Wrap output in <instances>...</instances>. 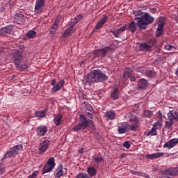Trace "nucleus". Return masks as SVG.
<instances>
[{"instance_id":"obj_1","label":"nucleus","mask_w":178,"mask_h":178,"mask_svg":"<svg viewBox=\"0 0 178 178\" xmlns=\"http://www.w3.org/2000/svg\"><path fill=\"white\" fill-rule=\"evenodd\" d=\"M125 118L128 122H122L118 126V131L120 134H124V133H127V131H137L140 123L138 122V118L137 115H133L131 113H128L125 115Z\"/></svg>"},{"instance_id":"obj_2","label":"nucleus","mask_w":178,"mask_h":178,"mask_svg":"<svg viewBox=\"0 0 178 178\" xmlns=\"http://www.w3.org/2000/svg\"><path fill=\"white\" fill-rule=\"evenodd\" d=\"M133 13L135 16V20L138 19L137 26L140 30H145L147 26L154 22V17L148 15L147 13H143L141 10H134Z\"/></svg>"},{"instance_id":"obj_3","label":"nucleus","mask_w":178,"mask_h":178,"mask_svg":"<svg viewBox=\"0 0 178 178\" xmlns=\"http://www.w3.org/2000/svg\"><path fill=\"white\" fill-rule=\"evenodd\" d=\"M106 80V75L99 70H92L88 75L83 76L82 83L84 86H91L94 83H99Z\"/></svg>"},{"instance_id":"obj_4","label":"nucleus","mask_w":178,"mask_h":178,"mask_svg":"<svg viewBox=\"0 0 178 178\" xmlns=\"http://www.w3.org/2000/svg\"><path fill=\"white\" fill-rule=\"evenodd\" d=\"M22 149H23V145H22L14 146L9 149V152L4 154V157L1 159V161H3L5 158H12V156L17 155V154H19V151H22Z\"/></svg>"},{"instance_id":"obj_5","label":"nucleus","mask_w":178,"mask_h":178,"mask_svg":"<svg viewBox=\"0 0 178 178\" xmlns=\"http://www.w3.org/2000/svg\"><path fill=\"white\" fill-rule=\"evenodd\" d=\"M55 159L51 157L48 159L47 163L44 165L43 168L42 175L45 173H49L55 168Z\"/></svg>"},{"instance_id":"obj_6","label":"nucleus","mask_w":178,"mask_h":178,"mask_svg":"<svg viewBox=\"0 0 178 178\" xmlns=\"http://www.w3.org/2000/svg\"><path fill=\"white\" fill-rule=\"evenodd\" d=\"M80 120L81 122V123H79L81 130H86V129L90 126V124L94 127V122L91 120H88L86 119V117L83 114H80Z\"/></svg>"},{"instance_id":"obj_7","label":"nucleus","mask_w":178,"mask_h":178,"mask_svg":"<svg viewBox=\"0 0 178 178\" xmlns=\"http://www.w3.org/2000/svg\"><path fill=\"white\" fill-rule=\"evenodd\" d=\"M45 6V0H36L35 4V13H42Z\"/></svg>"},{"instance_id":"obj_8","label":"nucleus","mask_w":178,"mask_h":178,"mask_svg":"<svg viewBox=\"0 0 178 178\" xmlns=\"http://www.w3.org/2000/svg\"><path fill=\"white\" fill-rule=\"evenodd\" d=\"M51 145V142L48 140H43L39 145V154H44Z\"/></svg>"},{"instance_id":"obj_9","label":"nucleus","mask_w":178,"mask_h":178,"mask_svg":"<svg viewBox=\"0 0 178 178\" xmlns=\"http://www.w3.org/2000/svg\"><path fill=\"white\" fill-rule=\"evenodd\" d=\"M178 144V138H173L170 139L168 142H166L163 147V148H168V149H172L174 147H176Z\"/></svg>"},{"instance_id":"obj_10","label":"nucleus","mask_w":178,"mask_h":178,"mask_svg":"<svg viewBox=\"0 0 178 178\" xmlns=\"http://www.w3.org/2000/svg\"><path fill=\"white\" fill-rule=\"evenodd\" d=\"M13 60L15 65H19L20 62H22L23 59V54L20 52V51H16L13 54Z\"/></svg>"},{"instance_id":"obj_11","label":"nucleus","mask_w":178,"mask_h":178,"mask_svg":"<svg viewBox=\"0 0 178 178\" xmlns=\"http://www.w3.org/2000/svg\"><path fill=\"white\" fill-rule=\"evenodd\" d=\"M108 51H109V47L97 49L94 51V55L95 57L98 56L99 58H102L106 55V52H108Z\"/></svg>"},{"instance_id":"obj_12","label":"nucleus","mask_w":178,"mask_h":178,"mask_svg":"<svg viewBox=\"0 0 178 178\" xmlns=\"http://www.w3.org/2000/svg\"><path fill=\"white\" fill-rule=\"evenodd\" d=\"M12 30H13V26L8 25L6 27L0 29V35H8V34H10L12 33Z\"/></svg>"},{"instance_id":"obj_13","label":"nucleus","mask_w":178,"mask_h":178,"mask_svg":"<svg viewBox=\"0 0 178 178\" xmlns=\"http://www.w3.org/2000/svg\"><path fill=\"white\" fill-rule=\"evenodd\" d=\"M164 175L166 176H176L178 175V165L176 168H170L164 170Z\"/></svg>"},{"instance_id":"obj_14","label":"nucleus","mask_w":178,"mask_h":178,"mask_svg":"<svg viewBox=\"0 0 178 178\" xmlns=\"http://www.w3.org/2000/svg\"><path fill=\"white\" fill-rule=\"evenodd\" d=\"M48 129L45 126H40L36 129V133L39 137H42L47 134Z\"/></svg>"},{"instance_id":"obj_15","label":"nucleus","mask_w":178,"mask_h":178,"mask_svg":"<svg viewBox=\"0 0 178 178\" xmlns=\"http://www.w3.org/2000/svg\"><path fill=\"white\" fill-rule=\"evenodd\" d=\"M126 29H127V26L123 25L120 29H115L111 31V33L113 34L114 36L118 38V37H119L120 34H122V33H123V31H126Z\"/></svg>"},{"instance_id":"obj_16","label":"nucleus","mask_w":178,"mask_h":178,"mask_svg":"<svg viewBox=\"0 0 178 178\" xmlns=\"http://www.w3.org/2000/svg\"><path fill=\"white\" fill-rule=\"evenodd\" d=\"M14 19L18 24H22V23H24L26 22V17H24V15L23 14L20 13H17L14 16Z\"/></svg>"},{"instance_id":"obj_17","label":"nucleus","mask_w":178,"mask_h":178,"mask_svg":"<svg viewBox=\"0 0 178 178\" xmlns=\"http://www.w3.org/2000/svg\"><path fill=\"white\" fill-rule=\"evenodd\" d=\"M163 155H165V153H163V152H157V153H154V154H147L145 156V158H147V159L154 160V159H156L158 158H161V157L163 156Z\"/></svg>"},{"instance_id":"obj_18","label":"nucleus","mask_w":178,"mask_h":178,"mask_svg":"<svg viewBox=\"0 0 178 178\" xmlns=\"http://www.w3.org/2000/svg\"><path fill=\"white\" fill-rule=\"evenodd\" d=\"M63 86H65V81L61 80L51 88V92H58V91H60V89Z\"/></svg>"},{"instance_id":"obj_19","label":"nucleus","mask_w":178,"mask_h":178,"mask_svg":"<svg viewBox=\"0 0 178 178\" xmlns=\"http://www.w3.org/2000/svg\"><path fill=\"white\" fill-rule=\"evenodd\" d=\"M106 20H108V15H104L95 26L96 30L101 29V27H102V26L106 23Z\"/></svg>"},{"instance_id":"obj_20","label":"nucleus","mask_w":178,"mask_h":178,"mask_svg":"<svg viewBox=\"0 0 178 178\" xmlns=\"http://www.w3.org/2000/svg\"><path fill=\"white\" fill-rule=\"evenodd\" d=\"M164 27L165 26L163 24V22H160L158 24V28L155 33L156 37H161V35H162V33H163Z\"/></svg>"},{"instance_id":"obj_21","label":"nucleus","mask_w":178,"mask_h":178,"mask_svg":"<svg viewBox=\"0 0 178 178\" xmlns=\"http://www.w3.org/2000/svg\"><path fill=\"white\" fill-rule=\"evenodd\" d=\"M148 86V81L145 79H141L138 83V87L140 90H144Z\"/></svg>"},{"instance_id":"obj_22","label":"nucleus","mask_w":178,"mask_h":178,"mask_svg":"<svg viewBox=\"0 0 178 178\" xmlns=\"http://www.w3.org/2000/svg\"><path fill=\"white\" fill-rule=\"evenodd\" d=\"M127 30H129V31H131V33H136V31H137V24H136V22L134 21L128 24Z\"/></svg>"},{"instance_id":"obj_23","label":"nucleus","mask_w":178,"mask_h":178,"mask_svg":"<svg viewBox=\"0 0 178 178\" xmlns=\"http://www.w3.org/2000/svg\"><path fill=\"white\" fill-rule=\"evenodd\" d=\"M105 118L108 119V120H113L116 117V113L113 111H106L104 114Z\"/></svg>"},{"instance_id":"obj_24","label":"nucleus","mask_w":178,"mask_h":178,"mask_svg":"<svg viewBox=\"0 0 178 178\" xmlns=\"http://www.w3.org/2000/svg\"><path fill=\"white\" fill-rule=\"evenodd\" d=\"M63 115L62 114H58L54 118V123L56 126H60V123H62V119Z\"/></svg>"},{"instance_id":"obj_25","label":"nucleus","mask_w":178,"mask_h":178,"mask_svg":"<svg viewBox=\"0 0 178 178\" xmlns=\"http://www.w3.org/2000/svg\"><path fill=\"white\" fill-rule=\"evenodd\" d=\"M130 173H131L132 175H136V176H140L141 177L149 178V175H148L145 172H143L140 171H134L133 170H131Z\"/></svg>"},{"instance_id":"obj_26","label":"nucleus","mask_w":178,"mask_h":178,"mask_svg":"<svg viewBox=\"0 0 178 178\" xmlns=\"http://www.w3.org/2000/svg\"><path fill=\"white\" fill-rule=\"evenodd\" d=\"M81 19H83V15H79L76 17H75L74 19H72L71 23L70 24V27L73 28V26H75V24H77V23L80 22Z\"/></svg>"},{"instance_id":"obj_27","label":"nucleus","mask_w":178,"mask_h":178,"mask_svg":"<svg viewBox=\"0 0 178 178\" xmlns=\"http://www.w3.org/2000/svg\"><path fill=\"white\" fill-rule=\"evenodd\" d=\"M131 72V71H130V69H127L126 71L124 72L123 74V77L124 79H126V77H129L131 81H136V76H130V74H129Z\"/></svg>"},{"instance_id":"obj_28","label":"nucleus","mask_w":178,"mask_h":178,"mask_svg":"<svg viewBox=\"0 0 178 178\" xmlns=\"http://www.w3.org/2000/svg\"><path fill=\"white\" fill-rule=\"evenodd\" d=\"M63 176V167L62 165L60 168H57L55 173V178H60Z\"/></svg>"},{"instance_id":"obj_29","label":"nucleus","mask_w":178,"mask_h":178,"mask_svg":"<svg viewBox=\"0 0 178 178\" xmlns=\"http://www.w3.org/2000/svg\"><path fill=\"white\" fill-rule=\"evenodd\" d=\"M140 49L141 51H151L152 50L151 45H149L147 43L140 44Z\"/></svg>"},{"instance_id":"obj_30","label":"nucleus","mask_w":178,"mask_h":178,"mask_svg":"<svg viewBox=\"0 0 178 178\" xmlns=\"http://www.w3.org/2000/svg\"><path fill=\"white\" fill-rule=\"evenodd\" d=\"M74 31H76V29L69 26V29L64 32L63 37H69V35L72 33H74Z\"/></svg>"},{"instance_id":"obj_31","label":"nucleus","mask_w":178,"mask_h":178,"mask_svg":"<svg viewBox=\"0 0 178 178\" xmlns=\"http://www.w3.org/2000/svg\"><path fill=\"white\" fill-rule=\"evenodd\" d=\"M168 119L170 122H173V120H176V111L174 113L173 111H170L168 113Z\"/></svg>"},{"instance_id":"obj_32","label":"nucleus","mask_w":178,"mask_h":178,"mask_svg":"<svg viewBox=\"0 0 178 178\" xmlns=\"http://www.w3.org/2000/svg\"><path fill=\"white\" fill-rule=\"evenodd\" d=\"M144 134L146 137H149V136H156V134H158V131L152 127L149 131H145Z\"/></svg>"},{"instance_id":"obj_33","label":"nucleus","mask_w":178,"mask_h":178,"mask_svg":"<svg viewBox=\"0 0 178 178\" xmlns=\"http://www.w3.org/2000/svg\"><path fill=\"white\" fill-rule=\"evenodd\" d=\"M87 171H88V175L90 176H91L92 177H94V176H95V175H97V170L94 167L88 168Z\"/></svg>"},{"instance_id":"obj_34","label":"nucleus","mask_w":178,"mask_h":178,"mask_svg":"<svg viewBox=\"0 0 178 178\" xmlns=\"http://www.w3.org/2000/svg\"><path fill=\"white\" fill-rule=\"evenodd\" d=\"M58 30V26L55 25H52L51 28L49 31V36L50 37H54L55 34H56V31Z\"/></svg>"},{"instance_id":"obj_35","label":"nucleus","mask_w":178,"mask_h":178,"mask_svg":"<svg viewBox=\"0 0 178 178\" xmlns=\"http://www.w3.org/2000/svg\"><path fill=\"white\" fill-rule=\"evenodd\" d=\"M27 38L31 39V38H35V35H37V33L33 30L29 31L26 34Z\"/></svg>"},{"instance_id":"obj_36","label":"nucleus","mask_w":178,"mask_h":178,"mask_svg":"<svg viewBox=\"0 0 178 178\" xmlns=\"http://www.w3.org/2000/svg\"><path fill=\"white\" fill-rule=\"evenodd\" d=\"M18 70H21V72H24V70H27L29 69V65L23 64L20 65V64L16 65Z\"/></svg>"},{"instance_id":"obj_37","label":"nucleus","mask_w":178,"mask_h":178,"mask_svg":"<svg viewBox=\"0 0 178 178\" xmlns=\"http://www.w3.org/2000/svg\"><path fill=\"white\" fill-rule=\"evenodd\" d=\"M47 112L44 111H35V115L36 118H45Z\"/></svg>"},{"instance_id":"obj_38","label":"nucleus","mask_w":178,"mask_h":178,"mask_svg":"<svg viewBox=\"0 0 178 178\" xmlns=\"http://www.w3.org/2000/svg\"><path fill=\"white\" fill-rule=\"evenodd\" d=\"M111 98H113V99H118L119 98V90L115 89L112 92Z\"/></svg>"},{"instance_id":"obj_39","label":"nucleus","mask_w":178,"mask_h":178,"mask_svg":"<svg viewBox=\"0 0 178 178\" xmlns=\"http://www.w3.org/2000/svg\"><path fill=\"white\" fill-rule=\"evenodd\" d=\"M153 128L156 130H161L162 128V122L158 121L153 124Z\"/></svg>"},{"instance_id":"obj_40","label":"nucleus","mask_w":178,"mask_h":178,"mask_svg":"<svg viewBox=\"0 0 178 178\" xmlns=\"http://www.w3.org/2000/svg\"><path fill=\"white\" fill-rule=\"evenodd\" d=\"M85 118L87 120H90L92 122V114L91 113H88L87 111H86L84 113V115Z\"/></svg>"},{"instance_id":"obj_41","label":"nucleus","mask_w":178,"mask_h":178,"mask_svg":"<svg viewBox=\"0 0 178 178\" xmlns=\"http://www.w3.org/2000/svg\"><path fill=\"white\" fill-rule=\"evenodd\" d=\"M60 18H61L60 15H57V17L55 19V22H54L53 26H56V27H58L59 23L60 22Z\"/></svg>"},{"instance_id":"obj_42","label":"nucleus","mask_w":178,"mask_h":178,"mask_svg":"<svg viewBox=\"0 0 178 178\" xmlns=\"http://www.w3.org/2000/svg\"><path fill=\"white\" fill-rule=\"evenodd\" d=\"M93 159L96 163H99V162H102L104 161V159L102 156H93Z\"/></svg>"},{"instance_id":"obj_43","label":"nucleus","mask_w":178,"mask_h":178,"mask_svg":"<svg viewBox=\"0 0 178 178\" xmlns=\"http://www.w3.org/2000/svg\"><path fill=\"white\" fill-rule=\"evenodd\" d=\"M76 178H90V177L88 176V175L81 172L78 174Z\"/></svg>"},{"instance_id":"obj_44","label":"nucleus","mask_w":178,"mask_h":178,"mask_svg":"<svg viewBox=\"0 0 178 178\" xmlns=\"http://www.w3.org/2000/svg\"><path fill=\"white\" fill-rule=\"evenodd\" d=\"M146 76L147 77H155V72L151 70L146 71Z\"/></svg>"},{"instance_id":"obj_45","label":"nucleus","mask_w":178,"mask_h":178,"mask_svg":"<svg viewBox=\"0 0 178 178\" xmlns=\"http://www.w3.org/2000/svg\"><path fill=\"white\" fill-rule=\"evenodd\" d=\"M173 123L172 121H166L165 122V128L168 129V130H172V125Z\"/></svg>"},{"instance_id":"obj_46","label":"nucleus","mask_w":178,"mask_h":178,"mask_svg":"<svg viewBox=\"0 0 178 178\" xmlns=\"http://www.w3.org/2000/svg\"><path fill=\"white\" fill-rule=\"evenodd\" d=\"M166 51H173L175 49V47L170 44H167L164 47Z\"/></svg>"},{"instance_id":"obj_47","label":"nucleus","mask_w":178,"mask_h":178,"mask_svg":"<svg viewBox=\"0 0 178 178\" xmlns=\"http://www.w3.org/2000/svg\"><path fill=\"white\" fill-rule=\"evenodd\" d=\"M123 147H124V148H127V149H130V143H129V141H126L123 143Z\"/></svg>"},{"instance_id":"obj_48","label":"nucleus","mask_w":178,"mask_h":178,"mask_svg":"<svg viewBox=\"0 0 178 178\" xmlns=\"http://www.w3.org/2000/svg\"><path fill=\"white\" fill-rule=\"evenodd\" d=\"M72 130H73L74 131H79V130H81V127H80V124H79L74 126V127H73Z\"/></svg>"},{"instance_id":"obj_49","label":"nucleus","mask_w":178,"mask_h":178,"mask_svg":"<svg viewBox=\"0 0 178 178\" xmlns=\"http://www.w3.org/2000/svg\"><path fill=\"white\" fill-rule=\"evenodd\" d=\"M37 176H38V172H34L31 176H29L28 178H37Z\"/></svg>"},{"instance_id":"obj_50","label":"nucleus","mask_w":178,"mask_h":178,"mask_svg":"<svg viewBox=\"0 0 178 178\" xmlns=\"http://www.w3.org/2000/svg\"><path fill=\"white\" fill-rule=\"evenodd\" d=\"M4 170H5L3 168H0V178L3 177V173Z\"/></svg>"},{"instance_id":"obj_51","label":"nucleus","mask_w":178,"mask_h":178,"mask_svg":"<svg viewBox=\"0 0 178 178\" xmlns=\"http://www.w3.org/2000/svg\"><path fill=\"white\" fill-rule=\"evenodd\" d=\"M56 83V81H55V79H53V80L51 81V85L55 86Z\"/></svg>"},{"instance_id":"obj_52","label":"nucleus","mask_w":178,"mask_h":178,"mask_svg":"<svg viewBox=\"0 0 178 178\" xmlns=\"http://www.w3.org/2000/svg\"><path fill=\"white\" fill-rule=\"evenodd\" d=\"M79 154H83V152H84V149L83 148L79 149Z\"/></svg>"},{"instance_id":"obj_53","label":"nucleus","mask_w":178,"mask_h":178,"mask_svg":"<svg viewBox=\"0 0 178 178\" xmlns=\"http://www.w3.org/2000/svg\"><path fill=\"white\" fill-rule=\"evenodd\" d=\"M151 12H152V13H155L156 12V9L152 8V9L151 10Z\"/></svg>"},{"instance_id":"obj_54","label":"nucleus","mask_w":178,"mask_h":178,"mask_svg":"<svg viewBox=\"0 0 178 178\" xmlns=\"http://www.w3.org/2000/svg\"><path fill=\"white\" fill-rule=\"evenodd\" d=\"M176 120L178 121V111H176Z\"/></svg>"},{"instance_id":"obj_55","label":"nucleus","mask_w":178,"mask_h":178,"mask_svg":"<svg viewBox=\"0 0 178 178\" xmlns=\"http://www.w3.org/2000/svg\"><path fill=\"white\" fill-rule=\"evenodd\" d=\"M83 103L84 104V105H86V104H87V102H86V101H83Z\"/></svg>"},{"instance_id":"obj_56","label":"nucleus","mask_w":178,"mask_h":178,"mask_svg":"<svg viewBox=\"0 0 178 178\" xmlns=\"http://www.w3.org/2000/svg\"><path fill=\"white\" fill-rule=\"evenodd\" d=\"M83 99L86 100V97H83Z\"/></svg>"},{"instance_id":"obj_57","label":"nucleus","mask_w":178,"mask_h":178,"mask_svg":"<svg viewBox=\"0 0 178 178\" xmlns=\"http://www.w3.org/2000/svg\"><path fill=\"white\" fill-rule=\"evenodd\" d=\"M150 115H152V112H150Z\"/></svg>"}]
</instances>
